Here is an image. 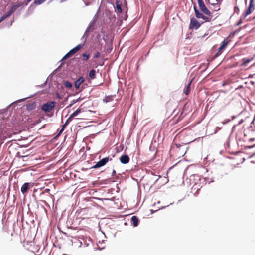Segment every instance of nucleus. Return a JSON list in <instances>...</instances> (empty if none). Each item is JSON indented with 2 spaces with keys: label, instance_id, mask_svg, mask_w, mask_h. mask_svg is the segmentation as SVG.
<instances>
[{
  "label": "nucleus",
  "instance_id": "nucleus-1",
  "mask_svg": "<svg viewBox=\"0 0 255 255\" xmlns=\"http://www.w3.org/2000/svg\"><path fill=\"white\" fill-rule=\"evenodd\" d=\"M84 45V43H80L77 45L76 47L72 49L69 52H68L62 58V59H65L67 58L71 57L75 54L77 52L80 50Z\"/></svg>",
  "mask_w": 255,
  "mask_h": 255
},
{
  "label": "nucleus",
  "instance_id": "nucleus-2",
  "mask_svg": "<svg viewBox=\"0 0 255 255\" xmlns=\"http://www.w3.org/2000/svg\"><path fill=\"white\" fill-rule=\"evenodd\" d=\"M111 160H112V158L109 157L104 158L97 162L96 164L92 167V168L97 169L101 167L106 165L109 161Z\"/></svg>",
  "mask_w": 255,
  "mask_h": 255
},
{
  "label": "nucleus",
  "instance_id": "nucleus-3",
  "mask_svg": "<svg viewBox=\"0 0 255 255\" xmlns=\"http://www.w3.org/2000/svg\"><path fill=\"white\" fill-rule=\"evenodd\" d=\"M55 103L53 101L48 102L43 104L41 109L45 112H49L55 106Z\"/></svg>",
  "mask_w": 255,
  "mask_h": 255
},
{
  "label": "nucleus",
  "instance_id": "nucleus-4",
  "mask_svg": "<svg viewBox=\"0 0 255 255\" xmlns=\"http://www.w3.org/2000/svg\"><path fill=\"white\" fill-rule=\"evenodd\" d=\"M194 10L195 11V15L197 18H201L207 22H209L211 20V18L206 17L204 16L202 13L200 12L195 5L194 6Z\"/></svg>",
  "mask_w": 255,
  "mask_h": 255
},
{
  "label": "nucleus",
  "instance_id": "nucleus-5",
  "mask_svg": "<svg viewBox=\"0 0 255 255\" xmlns=\"http://www.w3.org/2000/svg\"><path fill=\"white\" fill-rule=\"evenodd\" d=\"M201 26V24L194 17H192L190 19V23L189 28L190 29H198Z\"/></svg>",
  "mask_w": 255,
  "mask_h": 255
},
{
  "label": "nucleus",
  "instance_id": "nucleus-6",
  "mask_svg": "<svg viewBox=\"0 0 255 255\" xmlns=\"http://www.w3.org/2000/svg\"><path fill=\"white\" fill-rule=\"evenodd\" d=\"M229 40L228 38L224 39V40L222 42L221 45L218 48V51L216 54L215 56H218L220 55L222 53V50L227 46L228 44L229 43Z\"/></svg>",
  "mask_w": 255,
  "mask_h": 255
},
{
  "label": "nucleus",
  "instance_id": "nucleus-7",
  "mask_svg": "<svg viewBox=\"0 0 255 255\" xmlns=\"http://www.w3.org/2000/svg\"><path fill=\"white\" fill-rule=\"evenodd\" d=\"M198 5L201 11L204 13L205 14L207 15L210 16L211 15V12L206 7L205 5L204 4V2H200L198 3Z\"/></svg>",
  "mask_w": 255,
  "mask_h": 255
},
{
  "label": "nucleus",
  "instance_id": "nucleus-8",
  "mask_svg": "<svg viewBox=\"0 0 255 255\" xmlns=\"http://www.w3.org/2000/svg\"><path fill=\"white\" fill-rule=\"evenodd\" d=\"M253 0H250L249 7H248L247 10H246L245 15H244L245 17L248 15H250L254 10V5H253Z\"/></svg>",
  "mask_w": 255,
  "mask_h": 255
},
{
  "label": "nucleus",
  "instance_id": "nucleus-9",
  "mask_svg": "<svg viewBox=\"0 0 255 255\" xmlns=\"http://www.w3.org/2000/svg\"><path fill=\"white\" fill-rule=\"evenodd\" d=\"M30 183L26 182V183H25L22 186L21 188V191L23 194H24L28 191V189L30 188Z\"/></svg>",
  "mask_w": 255,
  "mask_h": 255
},
{
  "label": "nucleus",
  "instance_id": "nucleus-10",
  "mask_svg": "<svg viewBox=\"0 0 255 255\" xmlns=\"http://www.w3.org/2000/svg\"><path fill=\"white\" fill-rule=\"evenodd\" d=\"M120 160L123 164H127L129 161V158L128 155L125 154L120 157Z\"/></svg>",
  "mask_w": 255,
  "mask_h": 255
},
{
  "label": "nucleus",
  "instance_id": "nucleus-11",
  "mask_svg": "<svg viewBox=\"0 0 255 255\" xmlns=\"http://www.w3.org/2000/svg\"><path fill=\"white\" fill-rule=\"evenodd\" d=\"M84 79L83 77H80V78H79L75 82V83H74V85H75V88L78 89L80 87V85L83 83L84 82Z\"/></svg>",
  "mask_w": 255,
  "mask_h": 255
},
{
  "label": "nucleus",
  "instance_id": "nucleus-12",
  "mask_svg": "<svg viewBox=\"0 0 255 255\" xmlns=\"http://www.w3.org/2000/svg\"><path fill=\"white\" fill-rule=\"evenodd\" d=\"M131 222L134 227H137L139 222L138 218L136 216H133L131 217Z\"/></svg>",
  "mask_w": 255,
  "mask_h": 255
},
{
  "label": "nucleus",
  "instance_id": "nucleus-13",
  "mask_svg": "<svg viewBox=\"0 0 255 255\" xmlns=\"http://www.w3.org/2000/svg\"><path fill=\"white\" fill-rule=\"evenodd\" d=\"M116 6L117 9V11L119 13L122 12V2L120 1L117 0L116 1Z\"/></svg>",
  "mask_w": 255,
  "mask_h": 255
},
{
  "label": "nucleus",
  "instance_id": "nucleus-14",
  "mask_svg": "<svg viewBox=\"0 0 255 255\" xmlns=\"http://www.w3.org/2000/svg\"><path fill=\"white\" fill-rule=\"evenodd\" d=\"M81 112V109H77L75 112H74L69 117L68 120H70V119H72L74 118V117L76 116L79 113Z\"/></svg>",
  "mask_w": 255,
  "mask_h": 255
},
{
  "label": "nucleus",
  "instance_id": "nucleus-15",
  "mask_svg": "<svg viewBox=\"0 0 255 255\" xmlns=\"http://www.w3.org/2000/svg\"><path fill=\"white\" fill-rule=\"evenodd\" d=\"M21 5L20 4H15L12 6L11 8L9 10L10 13H13L19 7H20Z\"/></svg>",
  "mask_w": 255,
  "mask_h": 255
},
{
  "label": "nucleus",
  "instance_id": "nucleus-16",
  "mask_svg": "<svg viewBox=\"0 0 255 255\" xmlns=\"http://www.w3.org/2000/svg\"><path fill=\"white\" fill-rule=\"evenodd\" d=\"M253 59V58H251L250 59H246L244 58L242 59L243 63L242 64V66H246L248 63H249L250 62H251Z\"/></svg>",
  "mask_w": 255,
  "mask_h": 255
},
{
  "label": "nucleus",
  "instance_id": "nucleus-17",
  "mask_svg": "<svg viewBox=\"0 0 255 255\" xmlns=\"http://www.w3.org/2000/svg\"><path fill=\"white\" fill-rule=\"evenodd\" d=\"M89 77L92 79H94L96 78V71L94 69L91 70L89 72Z\"/></svg>",
  "mask_w": 255,
  "mask_h": 255
},
{
  "label": "nucleus",
  "instance_id": "nucleus-18",
  "mask_svg": "<svg viewBox=\"0 0 255 255\" xmlns=\"http://www.w3.org/2000/svg\"><path fill=\"white\" fill-rule=\"evenodd\" d=\"M190 85H191V82L188 83V84L186 86V88L184 91L185 95H188L190 92Z\"/></svg>",
  "mask_w": 255,
  "mask_h": 255
},
{
  "label": "nucleus",
  "instance_id": "nucleus-19",
  "mask_svg": "<svg viewBox=\"0 0 255 255\" xmlns=\"http://www.w3.org/2000/svg\"><path fill=\"white\" fill-rule=\"evenodd\" d=\"M82 60L84 61H87L90 57V55L86 53H83L82 54Z\"/></svg>",
  "mask_w": 255,
  "mask_h": 255
},
{
  "label": "nucleus",
  "instance_id": "nucleus-20",
  "mask_svg": "<svg viewBox=\"0 0 255 255\" xmlns=\"http://www.w3.org/2000/svg\"><path fill=\"white\" fill-rule=\"evenodd\" d=\"M64 85L66 88H71L72 86V85L71 83V82L67 81L64 82Z\"/></svg>",
  "mask_w": 255,
  "mask_h": 255
},
{
  "label": "nucleus",
  "instance_id": "nucleus-21",
  "mask_svg": "<svg viewBox=\"0 0 255 255\" xmlns=\"http://www.w3.org/2000/svg\"><path fill=\"white\" fill-rule=\"evenodd\" d=\"M46 0H35V3L37 4H40Z\"/></svg>",
  "mask_w": 255,
  "mask_h": 255
},
{
  "label": "nucleus",
  "instance_id": "nucleus-22",
  "mask_svg": "<svg viewBox=\"0 0 255 255\" xmlns=\"http://www.w3.org/2000/svg\"><path fill=\"white\" fill-rule=\"evenodd\" d=\"M100 55V54L99 52H96L94 53L93 57L94 58H98Z\"/></svg>",
  "mask_w": 255,
  "mask_h": 255
},
{
  "label": "nucleus",
  "instance_id": "nucleus-23",
  "mask_svg": "<svg viewBox=\"0 0 255 255\" xmlns=\"http://www.w3.org/2000/svg\"><path fill=\"white\" fill-rule=\"evenodd\" d=\"M65 125H63L61 129L60 130V131H59L58 134L57 136H59L63 132V131L64 130V128H65Z\"/></svg>",
  "mask_w": 255,
  "mask_h": 255
},
{
  "label": "nucleus",
  "instance_id": "nucleus-24",
  "mask_svg": "<svg viewBox=\"0 0 255 255\" xmlns=\"http://www.w3.org/2000/svg\"><path fill=\"white\" fill-rule=\"evenodd\" d=\"M213 5L215 6V11H218V10H220L219 5H218L217 4H213Z\"/></svg>",
  "mask_w": 255,
  "mask_h": 255
},
{
  "label": "nucleus",
  "instance_id": "nucleus-25",
  "mask_svg": "<svg viewBox=\"0 0 255 255\" xmlns=\"http://www.w3.org/2000/svg\"><path fill=\"white\" fill-rule=\"evenodd\" d=\"M11 14H12L10 13L9 11H8L6 14H4L3 15L5 17V18H6L7 17L9 16L10 15H11Z\"/></svg>",
  "mask_w": 255,
  "mask_h": 255
},
{
  "label": "nucleus",
  "instance_id": "nucleus-26",
  "mask_svg": "<svg viewBox=\"0 0 255 255\" xmlns=\"http://www.w3.org/2000/svg\"><path fill=\"white\" fill-rule=\"evenodd\" d=\"M78 101V100H73L72 102V103L69 105V107H71L73 104H75V103H76Z\"/></svg>",
  "mask_w": 255,
  "mask_h": 255
},
{
  "label": "nucleus",
  "instance_id": "nucleus-27",
  "mask_svg": "<svg viewBox=\"0 0 255 255\" xmlns=\"http://www.w3.org/2000/svg\"><path fill=\"white\" fill-rule=\"evenodd\" d=\"M6 18L4 16V15H3L1 18H0V19H1V21H3L4 20H5Z\"/></svg>",
  "mask_w": 255,
  "mask_h": 255
},
{
  "label": "nucleus",
  "instance_id": "nucleus-28",
  "mask_svg": "<svg viewBox=\"0 0 255 255\" xmlns=\"http://www.w3.org/2000/svg\"><path fill=\"white\" fill-rule=\"evenodd\" d=\"M6 18L4 16V15H3L1 18H0V19H1V21H3L4 20H5Z\"/></svg>",
  "mask_w": 255,
  "mask_h": 255
},
{
  "label": "nucleus",
  "instance_id": "nucleus-29",
  "mask_svg": "<svg viewBox=\"0 0 255 255\" xmlns=\"http://www.w3.org/2000/svg\"><path fill=\"white\" fill-rule=\"evenodd\" d=\"M115 174H116V171H115V170H113V171H112V175L113 176V175H114Z\"/></svg>",
  "mask_w": 255,
  "mask_h": 255
},
{
  "label": "nucleus",
  "instance_id": "nucleus-30",
  "mask_svg": "<svg viewBox=\"0 0 255 255\" xmlns=\"http://www.w3.org/2000/svg\"><path fill=\"white\" fill-rule=\"evenodd\" d=\"M198 1V3L200 2H203V0H197Z\"/></svg>",
  "mask_w": 255,
  "mask_h": 255
},
{
  "label": "nucleus",
  "instance_id": "nucleus-31",
  "mask_svg": "<svg viewBox=\"0 0 255 255\" xmlns=\"http://www.w3.org/2000/svg\"><path fill=\"white\" fill-rule=\"evenodd\" d=\"M196 186H197V184H195L193 186V187H194V188H195V189H196Z\"/></svg>",
  "mask_w": 255,
  "mask_h": 255
},
{
  "label": "nucleus",
  "instance_id": "nucleus-32",
  "mask_svg": "<svg viewBox=\"0 0 255 255\" xmlns=\"http://www.w3.org/2000/svg\"><path fill=\"white\" fill-rule=\"evenodd\" d=\"M32 0H27V2H30L31 1H32Z\"/></svg>",
  "mask_w": 255,
  "mask_h": 255
},
{
  "label": "nucleus",
  "instance_id": "nucleus-33",
  "mask_svg": "<svg viewBox=\"0 0 255 255\" xmlns=\"http://www.w3.org/2000/svg\"><path fill=\"white\" fill-rule=\"evenodd\" d=\"M254 139H250V141H253Z\"/></svg>",
  "mask_w": 255,
  "mask_h": 255
},
{
  "label": "nucleus",
  "instance_id": "nucleus-34",
  "mask_svg": "<svg viewBox=\"0 0 255 255\" xmlns=\"http://www.w3.org/2000/svg\"><path fill=\"white\" fill-rule=\"evenodd\" d=\"M206 1H208V2H209V0H206Z\"/></svg>",
  "mask_w": 255,
  "mask_h": 255
}]
</instances>
